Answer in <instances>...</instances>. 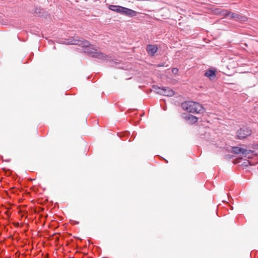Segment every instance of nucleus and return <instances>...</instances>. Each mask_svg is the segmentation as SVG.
I'll use <instances>...</instances> for the list:
<instances>
[{
  "mask_svg": "<svg viewBox=\"0 0 258 258\" xmlns=\"http://www.w3.org/2000/svg\"><path fill=\"white\" fill-rule=\"evenodd\" d=\"M90 52L91 53L92 56L94 57L104 60L107 59V56L100 51H97L96 50V51H91Z\"/></svg>",
  "mask_w": 258,
  "mask_h": 258,
  "instance_id": "6",
  "label": "nucleus"
},
{
  "mask_svg": "<svg viewBox=\"0 0 258 258\" xmlns=\"http://www.w3.org/2000/svg\"><path fill=\"white\" fill-rule=\"evenodd\" d=\"M186 119L188 120L190 123L192 124L197 122L198 120V118L192 115H189L188 116H186Z\"/></svg>",
  "mask_w": 258,
  "mask_h": 258,
  "instance_id": "13",
  "label": "nucleus"
},
{
  "mask_svg": "<svg viewBox=\"0 0 258 258\" xmlns=\"http://www.w3.org/2000/svg\"><path fill=\"white\" fill-rule=\"evenodd\" d=\"M157 50L158 47L156 45L149 44L147 46L148 53L152 56H153L157 52Z\"/></svg>",
  "mask_w": 258,
  "mask_h": 258,
  "instance_id": "5",
  "label": "nucleus"
},
{
  "mask_svg": "<svg viewBox=\"0 0 258 258\" xmlns=\"http://www.w3.org/2000/svg\"><path fill=\"white\" fill-rule=\"evenodd\" d=\"M232 152L235 154H239L241 153L243 154H244L245 156H248L249 153H252V151L251 150L244 149L238 147H232Z\"/></svg>",
  "mask_w": 258,
  "mask_h": 258,
  "instance_id": "4",
  "label": "nucleus"
},
{
  "mask_svg": "<svg viewBox=\"0 0 258 258\" xmlns=\"http://www.w3.org/2000/svg\"><path fill=\"white\" fill-rule=\"evenodd\" d=\"M217 13L221 15L222 16L226 17L230 15V11L227 10H218Z\"/></svg>",
  "mask_w": 258,
  "mask_h": 258,
  "instance_id": "12",
  "label": "nucleus"
},
{
  "mask_svg": "<svg viewBox=\"0 0 258 258\" xmlns=\"http://www.w3.org/2000/svg\"><path fill=\"white\" fill-rule=\"evenodd\" d=\"M122 7L119 6H114V5H110L109 6V9L113 11L121 13H122V11L123 9Z\"/></svg>",
  "mask_w": 258,
  "mask_h": 258,
  "instance_id": "10",
  "label": "nucleus"
},
{
  "mask_svg": "<svg viewBox=\"0 0 258 258\" xmlns=\"http://www.w3.org/2000/svg\"><path fill=\"white\" fill-rule=\"evenodd\" d=\"M72 44L78 45L82 46L84 47H88L90 45L89 42L87 40H76L74 42L72 43Z\"/></svg>",
  "mask_w": 258,
  "mask_h": 258,
  "instance_id": "9",
  "label": "nucleus"
},
{
  "mask_svg": "<svg viewBox=\"0 0 258 258\" xmlns=\"http://www.w3.org/2000/svg\"><path fill=\"white\" fill-rule=\"evenodd\" d=\"M153 88L158 94L162 95L171 97L173 96L175 94L174 91L168 87H163L161 88L158 86H154Z\"/></svg>",
  "mask_w": 258,
  "mask_h": 258,
  "instance_id": "2",
  "label": "nucleus"
},
{
  "mask_svg": "<svg viewBox=\"0 0 258 258\" xmlns=\"http://www.w3.org/2000/svg\"><path fill=\"white\" fill-rule=\"evenodd\" d=\"M205 75L206 77L209 78L211 80H212L213 78H214L216 77L215 72L212 70H208L205 73Z\"/></svg>",
  "mask_w": 258,
  "mask_h": 258,
  "instance_id": "11",
  "label": "nucleus"
},
{
  "mask_svg": "<svg viewBox=\"0 0 258 258\" xmlns=\"http://www.w3.org/2000/svg\"><path fill=\"white\" fill-rule=\"evenodd\" d=\"M182 108L187 112L192 113H199L203 109V106L198 102L189 101L181 104Z\"/></svg>",
  "mask_w": 258,
  "mask_h": 258,
  "instance_id": "1",
  "label": "nucleus"
},
{
  "mask_svg": "<svg viewBox=\"0 0 258 258\" xmlns=\"http://www.w3.org/2000/svg\"><path fill=\"white\" fill-rule=\"evenodd\" d=\"M178 72V69L177 68H173L172 70V72L173 73V74H176Z\"/></svg>",
  "mask_w": 258,
  "mask_h": 258,
  "instance_id": "15",
  "label": "nucleus"
},
{
  "mask_svg": "<svg viewBox=\"0 0 258 258\" xmlns=\"http://www.w3.org/2000/svg\"><path fill=\"white\" fill-rule=\"evenodd\" d=\"M96 51V49H94L93 48V46L91 45H90L89 46V47H87V50H86V51L87 52H88V53H90L91 54V53L90 52L91 51Z\"/></svg>",
  "mask_w": 258,
  "mask_h": 258,
  "instance_id": "14",
  "label": "nucleus"
},
{
  "mask_svg": "<svg viewBox=\"0 0 258 258\" xmlns=\"http://www.w3.org/2000/svg\"><path fill=\"white\" fill-rule=\"evenodd\" d=\"M251 130L248 128H241L237 132V137L239 139H243L251 134Z\"/></svg>",
  "mask_w": 258,
  "mask_h": 258,
  "instance_id": "3",
  "label": "nucleus"
},
{
  "mask_svg": "<svg viewBox=\"0 0 258 258\" xmlns=\"http://www.w3.org/2000/svg\"><path fill=\"white\" fill-rule=\"evenodd\" d=\"M230 19H235L237 21H245L246 19V18L244 16H242L237 13H234L230 12Z\"/></svg>",
  "mask_w": 258,
  "mask_h": 258,
  "instance_id": "7",
  "label": "nucleus"
},
{
  "mask_svg": "<svg viewBox=\"0 0 258 258\" xmlns=\"http://www.w3.org/2000/svg\"><path fill=\"white\" fill-rule=\"evenodd\" d=\"M122 10V14H124L129 16H135L137 15V12L131 9L123 7V9Z\"/></svg>",
  "mask_w": 258,
  "mask_h": 258,
  "instance_id": "8",
  "label": "nucleus"
}]
</instances>
